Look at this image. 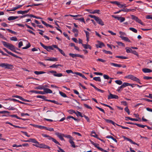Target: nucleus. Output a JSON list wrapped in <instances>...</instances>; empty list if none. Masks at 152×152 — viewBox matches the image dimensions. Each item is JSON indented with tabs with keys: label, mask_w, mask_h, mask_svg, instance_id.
<instances>
[{
	"label": "nucleus",
	"mask_w": 152,
	"mask_h": 152,
	"mask_svg": "<svg viewBox=\"0 0 152 152\" xmlns=\"http://www.w3.org/2000/svg\"><path fill=\"white\" fill-rule=\"evenodd\" d=\"M125 19V18L124 17H118V20L120 21L121 22H124Z\"/></svg>",
	"instance_id": "35"
},
{
	"label": "nucleus",
	"mask_w": 152,
	"mask_h": 152,
	"mask_svg": "<svg viewBox=\"0 0 152 152\" xmlns=\"http://www.w3.org/2000/svg\"><path fill=\"white\" fill-rule=\"evenodd\" d=\"M88 16L89 17H90L91 18H94L95 20L98 17H96L94 15H88Z\"/></svg>",
	"instance_id": "58"
},
{
	"label": "nucleus",
	"mask_w": 152,
	"mask_h": 152,
	"mask_svg": "<svg viewBox=\"0 0 152 152\" xmlns=\"http://www.w3.org/2000/svg\"><path fill=\"white\" fill-rule=\"evenodd\" d=\"M30 142H31L35 144H39V142L34 138H30Z\"/></svg>",
	"instance_id": "28"
},
{
	"label": "nucleus",
	"mask_w": 152,
	"mask_h": 152,
	"mask_svg": "<svg viewBox=\"0 0 152 152\" xmlns=\"http://www.w3.org/2000/svg\"><path fill=\"white\" fill-rule=\"evenodd\" d=\"M37 98L44 99V100L46 98V97L45 96L43 95H38L37 96Z\"/></svg>",
	"instance_id": "42"
},
{
	"label": "nucleus",
	"mask_w": 152,
	"mask_h": 152,
	"mask_svg": "<svg viewBox=\"0 0 152 152\" xmlns=\"http://www.w3.org/2000/svg\"><path fill=\"white\" fill-rule=\"evenodd\" d=\"M58 66H61V65L60 64L56 65L55 64H53L51 66H50V68H57Z\"/></svg>",
	"instance_id": "40"
},
{
	"label": "nucleus",
	"mask_w": 152,
	"mask_h": 152,
	"mask_svg": "<svg viewBox=\"0 0 152 152\" xmlns=\"http://www.w3.org/2000/svg\"><path fill=\"white\" fill-rule=\"evenodd\" d=\"M64 137H66L68 139H70V138H72V137L71 136L69 135H65L64 134Z\"/></svg>",
	"instance_id": "62"
},
{
	"label": "nucleus",
	"mask_w": 152,
	"mask_h": 152,
	"mask_svg": "<svg viewBox=\"0 0 152 152\" xmlns=\"http://www.w3.org/2000/svg\"><path fill=\"white\" fill-rule=\"evenodd\" d=\"M117 43L118 44V45L119 46H122L123 47L125 46V44L124 43H123L121 42H117Z\"/></svg>",
	"instance_id": "51"
},
{
	"label": "nucleus",
	"mask_w": 152,
	"mask_h": 152,
	"mask_svg": "<svg viewBox=\"0 0 152 152\" xmlns=\"http://www.w3.org/2000/svg\"><path fill=\"white\" fill-rule=\"evenodd\" d=\"M23 5H17V6L13 7L12 9L11 10V11H15L16 10L18 9L19 8H20Z\"/></svg>",
	"instance_id": "24"
},
{
	"label": "nucleus",
	"mask_w": 152,
	"mask_h": 152,
	"mask_svg": "<svg viewBox=\"0 0 152 152\" xmlns=\"http://www.w3.org/2000/svg\"><path fill=\"white\" fill-rule=\"evenodd\" d=\"M99 144L96 143V145H94L96 147L98 150H102V148L100 147L99 146Z\"/></svg>",
	"instance_id": "57"
},
{
	"label": "nucleus",
	"mask_w": 152,
	"mask_h": 152,
	"mask_svg": "<svg viewBox=\"0 0 152 152\" xmlns=\"http://www.w3.org/2000/svg\"><path fill=\"white\" fill-rule=\"evenodd\" d=\"M42 136L45 137H47L48 139L49 140H50V139L51 137L49 135H48L46 134H42Z\"/></svg>",
	"instance_id": "47"
},
{
	"label": "nucleus",
	"mask_w": 152,
	"mask_h": 152,
	"mask_svg": "<svg viewBox=\"0 0 152 152\" xmlns=\"http://www.w3.org/2000/svg\"><path fill=\"white\" fill-rule=\"evenodd\" d=\"M126 120H127V119H129L131 121H138V120L137 119V118H131L129 117H125Z\"/></svg>",
	"instance_id": "25"
},
{
	"label": "nucleus",
	"mask_w": 152,
	"mask_h": 152,
	"mask_svg": "<svg viewBox=\"0 0 152 152\" xmlns=\"http://www.w3.org/2000/svg\"><path fill=\"white\" fill-rule=\"evenodd\" d=\"M53 75L55 77H61L63 76L62 74L61 73H59L58 74H54Z\"/></svg>",
	"instance_id": "44"
},
{
	"label": "nucleus",
	"mask_w": 152,
	"mask_h": 152,
	"mask_svg": "<svg viewBox=\"0 0 152 152\" xmlns=\"http://www.w3.org/2000/svg\"><path fill=\"white\" fill-rule=\"evenodd\" d=\"M35 127L39 128L41 129H43L44 126H42L41 125H35Z\"/></svg>",
	"instance_id": "53"
},
{
	"label": "nucleus",
	"mask_w": 152,
	"mask_h": 152,
	"mask_svg": "<svg viewBox=\"0 0 152 152\" xmlns=\"http://www.w3.org/2000/svg\"><path fill=\"white\" fill-rule=\"evenodd\" d=\"M129 83H124L122 85L123 88H124L127 86H129Z\"/></svg>",
	"instance_id": "48"
},
{
	"label": "nucleus",
	"mask_w": 152,
	"mask_h": 152,
	"mask_svg": "<svg viewBox=\"0 0 152 152\" xmlns=\"http://www.w3.org/2000/svg\"><path fill=\"white\" fill-rule=\"evenodd\" d=\"M105 120L107 123H111L114 126H115V125H116V124L113 121H112L111 120L105 119Z\"/></svg>",
	"instance_id": "23"
},
{
	"label": "nucleus",
	"mask_w": 152,
	"mask_h": 152,
	"mask_svg": "<svg viewBox=\"0 0 152 152\" xmlns=\"http://www.w3.org/2000/svg\"><path fill=\"white\" fill-rule=\"evenodd\" d=\"M12 97L19 98L21 100L23 98L22 97L18 95H14L12 96Z\"/></svg>",
	"instance_id": "59"
},
{
	"label": "nucleus",
	"mask_w": 152,
	"mask_h": 152,
	"mask_svg": "<svg viewBox=\"0 0 152 152\" xmlns=\"http://www.w3.org/2000/svg\"><path fill=\"white\" fill-rule=\"evenodd\" d=\"M3 49L9 54H10L16 58H21L20 57L17 56V55L13 54L12 53H11L6 48H3Z\"/></svg>",
	"instance_id": "9"
},
{
	"label": "nucleus",
	"mask_w": 152,
	"mask_h": 152,
	"mask_svg": "<svg viewBox=\"0 0 152 152\" xmlns=\"http://www.w3.org/2000/svg\"><path fill=\"white\" fill-rule=\"evenodd\" d=\"M103 51L106 54H112V53L109 51H107L106 50H103Z\"/></svg>",
	"instance_id": "52"
},
{
	"label": "nucleus",
	"mask_w": 152,
	"mask_h": 152,
	"mask_svg": "<svg viewBox=\"0 0 152 152\" xmlns=\"http://www.w3.org/2000/svg\"><path fill=\"white\" fill-rule=\"evenodd\" d=\"M84 31L86 33V37H89V35H90L89 33L87 31H86L85 30H84Z\"/></svg>",
	"instance_id": "63"
},
{
	"label": "nucleus",
	"mask_w": 152,
	"mask_h": 152,
	"mask_svg": "<svg viewBox=\"0 0 152 152\" xmlns=\"http://www.w3.org/2000/svg\"><path fill=\"white\" fill-rule=\"evenodd\" d=\"M115 58H121V59H126L127 58V57H126L124 56H116Z\"/></svg>",
	"instance_id": "37"
},
{
	"label": "nucleus",
	"mask_w": 152,
	"mask_h": 152,
	"mask_svg": "<svg viewBox=\"0 0 152 152\" xmlns=\"http://www.w3.org/2000/svg\"><path fill=\"white\" fill-rule=\"evenodd\" d=\"M142 71L145 73H150L152 72V70H151L150 69L145 68L142 69Z\"/></svg>",
	"instance_id": "18"
},
{
	"label": "nucleus",
	"mask_w": 152,
	"mask_h": 152,
	"mask_svg": "<svg viewBox=\"0 0 152 152\" xmlns=\"http://www.w3.org/2000/svg\"><path fill=\"white\" fill-rule=\"evenodd\" d=\"M69 55L70 56L73 58H75L77 56V54H74L72 53H69Z\"/></svg>",
	"instance_id": "38"
},
{
	"label": "nucleus",
	"mask_w": 152,
	"mask_h": 152,
	"mask_svg": "<svg viewBox=\"0 0 152 152\" xmlns=\"http://www.w3.org/2000/svg\"><path fill=\"white\" fill-rule=\"evenodd\" d=\"M0 66L4 68L5 69H10L12 68L13 66L7 63H0Z\"/></svg>",
	"instance_id": "4"
},
{
	"label": "nucleus",
	"mask_w": 152,
	"mask_h": 152,
	"mask_svg": "<svg viewBox=\"0 0 152 152\" xmlns=\"http://www.w3.org/2000/svg\"><path fill=\"white\" fill-rule=\"evenodd\" d=\"M44 89V93H45V94H51L52 93V91L49 88H46Z\"/></svg>",
	"instance_id": "16"
},
{
	"label": "nucleus",
	"mask_w": 152,
	"mask_h": 152,
	"mask_svg": "<svg viewBox=\"0 0 152 152\" xmlns=\"http://www.w3.org/2000/svg\"><path fill=\"white\" fill-rule=\"evenodd\" d=\"M18 18V16H11L9 17L8 18V20H12L17 19Z\"/></svg>",
	"instance_id": "21"
},
{
	"label": "nucleus",
	"mask_w": 152,
	"mask_h": 152,
	"mask_svg": "<svg viewBox=\"0 0 152 152\" xmlns=\"http://www.w3.org/2000/svg\"><path fill=\"white\" fill-rule=\"evenodd\" d=\"M93 79L94 80L96 81H98L99 82H101V78L99 77H93Z\"/></svg>",
	"instance_id": "34"
},
{
	"label": "nucleus",
	"mask_w": 152,
	"mask_h": 152,
	"mask_svg": "<svg viewBox=\"0 0 152 152\" xmlns=\"http://www.w3.org/2000/svg\"><path fill=\"white\" fill-rule=\"evenodd\" d=\"M121 11L124 12H129V10H128V9H127V8L125 9L124 8L123 9L120 10H119L118 11L115 12L114 13V14H118L120 13Z\"/></svg>",
	"instance_id": "14"
},
{
	"label": "nucleus",
	"mask_w": 152,
	"mask_h": 152,
	"mask_svg": "<svg viewBox=\"0 0 152 152\" xmlns=\"http://www.w3.org/2000/svg\"><path fill=\"white\" fill-rule=\"evenodd\" d=\"M75 19L76 20H79L80 21L83 22L84 23H86V22L84 19V18L83 17H81L78 18H75Z\"/></svg>",
	"instance_id": "30"
},
{
	"label": "nucleus",
	"mask_w": 152,
	"mask_h": 152,
	"mask_svg": "<svg viewBox=\"0 0 152 152\" xmlns=\"http://www.w3.org/2000/svg\"><path fill=\"white\" fill-rule=\"evenodd\" d=\"M75 114L77 117L80 116L81 117H83V115L82 113L79 111H77V112H76Z\"/></svg>",
	"instance_id": "27"
},
{
	"label": "nucleus",
	"mask_w": 152,
	"mask_h": 152,
	"mask_svg": "<svg viewBox=\"0 0 152 152\" xmlns=\"http://www.w3.org/2000/svg\"><path fill=\"white\" fill-rule=\"evenodd\" d=\"M91 134H94V135H92V136L94 137L98 138V135L97 134H96L95 132L94 131H92L91 132Z\"/></svg>",
	"instance_id": "54"
},
{
	"label": "nucleus",
	"mask_w": 152,
	"mask_h": 152,
	"mask_svg": "<svg viewBox=\"0 0 152 152\" xmlns=\"http://www.w3.org/2000/svg\"><path fill=\"white\" fill-rule=\"evenodd\" d=\"M1 42L4 47L9 48L11 51L13 52L15 50V47L12 44L4 41H2Z\"/></svg>",
	"instance_id": "1"
},
{
	"label": "nucleus",
	"mask_w": 152,
	"mask_h": 152,
	"mask_svg": "<svg viewBox=\"0 0 152 152\" xmlns=\"http://www.w3.org/2000/svg\"><path fill=\"white\" fill-rule=\"evenodd\" d=\"M45 60L52 61H56L58 60V58H57L52 57L51 58L45 59Z\"/></svg>",
	"instance_id": "17"
},
{
	"label": "nucleus",
	"mask_w": 152,
	"mask_h": 152,
	"mask_svg": "<svg viewBox=\"0 0 152 152\" xmlns=\"http://www.w3.org/2000/svg\"><path fill=\"white\" fill-rule=\"evenodd\" d=\"M134 125L137 126L139 127H141L142 128H144L145 127L147 126V125H142L141 124L137 123H135Z\"/></svg>",
	"instance_id": "32"
},
{
	"label": "nucleus",
	"mask_w": 152,
	"mask_h": 152,
	"mask_svg": "<svg viewBox=\"0 0 152 152\" xmlns=\"http://www.w3.org/2000/svg\"><path fill=\"white\" fill-rule=\"evenodd\" d=\"M136 22L138 23H140V24L142 25H144V24L141 21V20H140L139 18H138V19L136 20Z\"/></svg>",
	"instance_id": "43"
},
{
	"label": "nucleus",
	"mask_w": 152,
	"mask_h": 152,
	"mask_svg": "<svg viewBox=\"0 0 152 152\" xmlns=\"http://www.w3.org/2000/svg\"><path fill=\"white\" fill-rule=\"evenodd\" d=\"M90 85L92 87H93L94 89H95L97 91H99V92H100L102 93H104V91H103V90H101L100 89H99L98 88L96 87L92 83H90Z\"/></svg>",
	"instance_id": "10"
},
{
	"label": "nucleus",
	"mask_w": 152,
	"mask_h": 152,
	"mask_svg": "<svg viewBox=\"0 0 152 152\" xmlns=\"http://www.w3.org/2000/svg\"><path fill=\"white\" fill-rule=\"evenodd\" d=\"M10 39L11 41H17L18 40L17 37H11L10 38Z\"/></svg>",
	"instance_id": "56"
},
{
	"label": "nucleus",
	"mask_w": 152,
	"mask_h": 152,
	"mask_svg": "<svg viewBox=\"0 0 152 152\" xmlns=\"http://www.w3.org/2000/svg\"><path fill=\"white\" fill-rule=\"evenodd\" d=\"M129 29L133 32H134L135 33H137V30L136 29H135V28H133V27H130L129 28Z\"/></svg>",
	"instance_id": "39"
},
{
	"label": "nucleus",
	"mask_w": 152,
	"mask_h": 152,
	"mask_svg": "<svg viewBox=\"0 0 152 152\" xmlns=\"http://www.w3.org/2000/svg\"><path fill=\"white\" fill-rule=\"evenodd\" d=\"M125 139L129 141L130 143L132 144L136 145L138 146H139V145L138 144L133 141L131 139L129 138L126 137Z\"/></svg>",
	"instance_id": "20"
},
{
	"label": "nucleus",
	"mask_w": 152,
	"mask_h": 152,
	"mask_svg": "<svg viewBox=\"0 0 152 152\" xmlns=\"http://www.w3.org/2000/svg\"><path fill=\"white\" fill-rule=\"evenodd\" d=\"M124 110H125V111L127 113L128 115L130 114V111H129V110L127 107H125V108L124 109Z\"/></svg>",
	"instance_id": "60"
},
{
	"label": "nucleus",
	"mask_w": 152,
	"mask_h": 152,
	"mask_svg": "<svg viewBox=\"0 0 152 152\" xmlns=\"http://www.w3.org/2000/svg\"><path fill=\"white\" fill-rule=\"evenodd\" d=\"M40 44L42 47L48 52H50L51 50H54L53 48H54L53 46V45L51 46H46L42 42H40Z\"/></svg>",
	"instance_id": "3"
},
{
	"label": "nucleus",
	"mask_w": 152,
	"mask_h": 152,
	"mask_svg": "<svg viewBox=\"0 0 152 152\" xmlns=\"http://www.w3.org/2000/svg\"><path fill=\"white\" fill-rule=\"evenodd\" d=\"M119 37L121 38L122 40L124 41L130 42H131L129 39L126 37H124L122 36H120Z\"/></svg>",
	"instance_id": "15"
},
{
	"label": "nucleus",
	"mask_w": 152,
	"mask_h": 152,
	"mask_svg": "<svg viewBox=\"0 0 152 152\" xmlns=\"http://www.w3.org/2000/svg\"><path fill=\"white\" fill-rule=\"evenodd\" d=\"M126 52L127 53H131L132 50L131 49L128 47H126Z\"/></svg>",
	"instance_id": "45"
},
{
	"label": "nucleus",
	"mask_w": 152,
	"mask_h": 152,
	"mask_svg": "<svg viewBox=\"0 0 152 152\" xmlns=\"http://www.w3.org/2000/svg\"><path fill=\"white\" fill-rule=\"evenodd\" d=\"M53 46L54 48L57 49L61 54L65 56H66V55L64 52L62 50L59 48L57 45H53Z\"/></svg>",
	"instance_id": "8"
},
{
	"label": "nucleus",
	"mask_w": 152,
	"mask_h": 152,
	"mask_svg": "<svg viewBox=\"0 0 152 152\" xmlns=\"http://www.w3.org/2000/svg\"><path fill=\"white\" fill-rule=\"evenodd\" d=\"M115 83L121 85L122 84V82L120 80H116L115 81Z\"/></svg>",
	"instance_id": "49"
},
{
	"label": "nucleus",
	"mask_w": 152,
	"mask_h": 152,
	"mask_svg": "<svg viewBox=\"0 0 152 152\" xmlns=\"http://www.w3.org/2000/svg\"><path fill=\"white\" fill-rule=\"evenodd\" d=\"M32 92H34L36 94H45V93H44V91H31Z\"/></svg>",
	"instance_id": "26"
},
{
	"label": "nucleus",
	"mask_w": 152,
	"mask_h": 152,
	"mask_svg": "<svg viewBox=\"0 0 152 152\" xmlns=\"http://www.w3.org/2000/svg\"><path fill=\"white\" fill-rule=\"evenodd\" d=\"M143 79L145 80H149L152 79V77L145 76L143 77Z\"/></svg>",
	"instance_id": "61"
},
{
	"label": "nucleus",
	"mask_w": 152,
	"mask_h": 152,
	"mask_svg": "<svg viewBox=\"0 0 152 152\" xmlns=\"http://www.w3.org/2000/svg\"><path fill=\"white\" fill-rule=\"evenodd\" d=\"M50 140H51L56 144H58L59 145H61V144L58 141H57L56 139L52 137L51 138Z\"/></svg>",
	"instance_id": "22"
},
{
	"label": "nucleus",
	"mask_w": 152,
	"mask_h": 152,
	"mask_svg": "<svg viewBox=\"0 0 152 152\" xmlns=\"http://www.w3.org/2000/svg\"><path fill=\"white\" fill-rule=\"evenodd\" d=\"M31 46V45L30 43H28V44L26 45V47H23L22 48V49H27L29 48Z\"/></svg>",
	"instance_id": "50"
},
{
	"label": "nucleus",
	"mask_w": 152,
	"mask_h": 152,
	"mask_svg": "<svg viewBox=\"0 0 152 152\" xmlns=\"http://www.w3.org/2000/svg\"><path fill=\"white\" fill-rule=\"evenodd\" d=\"M119 97L117 95L113 94L111 93H110L109 95L108 96V99H118Z\"/></svg>",
	"instance_id": "5"
},
{
	"label": "nucleus",
	"mask_w": 152,
	"mask_h": 152,
	"mask_svg": "<svg viewBox=\"0 0 152 152\" xmlns=\"http://www.w3.org/2000/svg\"><path fill=\"white\" fill-rule=\"evenodd\" d=\"M30 9H29L28 10H27L25 11H22V10H20L18 11L17 12V13L18 14H21L23 15L25 14H26L30 10Z\"/></svg>",
	"instance_id": "11"
},
{
	"label": "nucleus",
	"mask_w": 152,
	"mask_h": 152,
	"mask_svg": "<svg viewBox=\"0 0 152 152\" xmlns=\"http://www.w3.org/2000/svg\"><path fill=\"white\" fill-rule=\"evenodd\" d=\"M34 73L36 75H39L45 73V72L43 71H35L34 72Z\"/></svg>",
	"instance_id": "29"
},
{
	"label": "nucleus",
	"mask_w": 152,
	"mask_h": 152,
	"mask_svg": "<svg viewBox=\"0 0 152 152\" xmlns=\"http://www.w3.org/2000/svg\"><path fill=\"white\" fill-rule=\"evenodd\" d=\"M131 17L132 19L135 20V21H136L138 18L137 17L133 15H131Z\"/></svg>",
	"instance_id": "41"
},
{
	"label": "nucleus",
	"mask_w": 152,
	"mask_h": 152,
	"mask_svg": "<svg viewBox=\"0 0 152 152\" xmlns=\"http://www.w3.org/2000/svg\"><path fill=\"white\" fill-rule=\"evenodd\" d=\"M146 18L147 19H151L152 20V15H147L146 17Z\"/></svg>",
	"instance_id": "64"
},
{
	"label": "nucleus",
	"mask_w": 152,
	"mask_h": 152,
	"mask_svg": "<svg viewBox=\"0 0 152 152\" xmlns=\"http://www.w3.org/2000/svg\"><path fill=\"white\" fill-rule=\"evenodd\" d=\"M59 93L60 94V95L63 97L65 98L67 97V96L66 94H65L63 92H62L59 91Z\"/></svg>",
	"instance_id": "33"
},
{
	"label": "nucleus",
	"mask_w": 152,
	"mask_h": 152,
	"mask_svg": "<svg viewBox=\"0 0 152 152\" xmlns=\"http://www.w3.org/2000/svg\"><path fill=\"white\" fill-rule=\"evenodd\" d=\"M100 10H93V12H92L93 14L95 13H97L98 14H100Z\"/></svg>",
	"instance_id": "46"
},
{
	"label": "nucleus",
	"mask_w": 152,
	"mask_h": 152,
	"mask_svg": "<svg viewBox=\"0 0 152 152\" xmlns=\"http://www.w3.org/2000/svg\"><path fill=\"white\" fill-rule=\"evenodd\" d=\"M55 134L61 140H64V139L63 138V137H64V134L58 132H56Z\"/></svg>",
	"instance_id": "6"
},
{
	"label": "nucleus",
	"mask_w": 152,
	"mask_h": 152,
	"mask_svg": "<svg viewBox=\"0 0 152 152\" xmlns=\"http://www.w3.org/2000/svg\"><path fill=\"white\" fill-rule=\"evenodd\" d=\"M96 21L98 24H100L101 26H103L104 25L103 22L101 19L99 18V17H97L96 19Z\"/></svg>",
	"instance_id": "12"
},
{
	"label": "nucleus",
	"mask_w": 152,
	"mask_h": 152,
	"mask_svg": "<svg viewBox=\"0 0 152 152\" xmlns=\"http://www.w3.org/2000/svg\"><path fill=\"white\" fill-rule=\"evenodd\" d=\"M39 148L43 149H48L50 150V147L44 143L40 144Z\"/></svg>",
	"instance_id": "7"
},
{
	"label": "nucleus",
	"mask_w": 152,
	"mask_h": 152,
	"mask_svg": "<svg viewBox=\"0 0 152 152\" xmlns=\"http://www.w3.org/2000/svg\"><path fill=\"white\" fill-rule=\"evenodd\" d=\"M98 42H99V45H96V47L97 48H101L102 46H104V44L103 42H100L99 41H98Z\"/></svg>",
	"instance_id": "31"
},
{
	"label": "nucleus",
	"mask_w": 152,
	"mask_h": 152,
	"mask_svg": "<svg viewBox=\"0 0 152 152\" xmlns=\"http://www.w3.org/2000/svg\"><path fill=\"white\" fill-rule=\"evenodd\" d=\"M6 116V117L10 116V117H12L16 118L17 119H20V117H18L17 115H10L8 114V115H2V116Z\"/></svg>",
	"instance_id": "13"
},
{
	"label": "nucleus",
	"mask_w": 152,
	"mask_h": 152,
	"mask_svg": "<svg viewBox=\"0 0 152 152\" xmlns=\"http://www.w3.org/2000/svg\"><path fill=\"white\" fill-rule=\"evenodd\" d=\"M67 112L71 114H72L73 113L75 114L76 112L75 110L72 109L69 110L67 111Z\"/></svg>",
	"instance_id": "36"
},
{
	"label": "nucleus",
	"mask_w": 152,
	"mask_h": 152,
	"mask_svg": "<svg viewBox=\"0 0 152 152\" xmlns=\"http://www.w3.org/2000/svg\"><path fill=\"white\" fill-rule=\"evenodd\" d=\"M82 46L85 49H89L90 50L91 49V46L88 44H82Z\"/></svg>",
	"instance_id": "19"
},
{
	"label": "nucleus",
	"mask_w": 152,
	"mask_h": 152,
	"mask_svg": "<svg viewBox=\"0 0 152 152\" xmlns=\"http://www.w3.org/2000/svg\"><path fill=\"white\" fill-rule=\"evenodd\" d=\"M125 78H128L134 81H136L140 84H141L140 82V80L139 79L132 75H129L125 77Z\"/></svg>",
	"instance_id": "2"
},
{
	"label": "nucleus",
	"mask_w": 152,
	"mask_h": 152,
	"mask_svg": "<svg viewBox=\"0 0 152 152\" xmlns=\"http://www.w3.org/2000/svg\"><path fill=\"white\" fill-rule=\"evenodd\" d=\"M6 30H7L9 32L11 33L12 34H14L15 35L16 34H17V33L16 32H15L14 31H12V30L9 29L7 28V29Z\"/></svg>",
	"instance_id": "55"
}]
</instances>
